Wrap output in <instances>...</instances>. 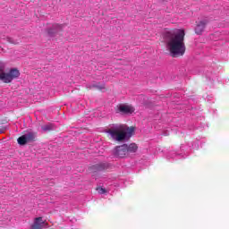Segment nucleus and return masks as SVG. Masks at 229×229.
Segmentation results:
<instances>
[{
    "label": "nucleus",
    "mask_w": 229,
    "mask_h": 229,
    "mask_svg": "<svg viewBox=\"0 0 229 229\" xmlns=\"http://www.w3.org/2000/svg\"><path fill=\"white\" fill-rule=\"evenodd\" d=\"M166 49L173 58H180L185 55V30L183 29H174L168 30L165 35Z\"/></svg>",
    "instance_id": "1"
},
{
    "label": "nucleus",
    "mask_w": 229,
    "mask_h": 229,
    "mask_svg": "<svg viewBox=\"0 0 229 229\" xmlns=\"http://www.w3.org/2000/svg\"><path fill=\"white\" fill-rule=\"evenodd\" d=\"M106 133H107L112 139L116 142H124V140H130L135 133V127L128 126L124 123H114L109 128L106 129Z\"/></svg>",
    "instance_id": "2"
},
{
    "label": "nucleus",
    "mask_w": 229,
    "mask_h": 229,
    "mask_svg": "<svg viewBox=\"0 0 229 229\" xmlns=\"http://www.w3.org/2000/svg\"><path fill=\"white\" fill-rule=\"evenodd\" d=\"M21 76V72L17 68L11 69L8 72H4V68L0 65V81L3 83H12L13 80Z\"/></svg>",
    "instance_id": "3"
},
{
    "label": "nucleus",
    "mask_w": 229,
    "mask_h": 229,
    "mask_svg": "<svg viewBox=\"0 0 229 229\" xmlns=\"http://www.w3.org/2000/svg\"><path fill=\"white\" fill-rule=\"evenodd\" d=\"M114 155L119 158H124V157H128L126 144L116 147L114 150Z\"/></svg>",
    "instance_id": "4"
},
{
    "label": "nucleus",
    "mask_w": 229,
    "mask_h": 229,
    "mask_svg": "<svg viewBox=\"0 0 229 229\" xmlns=\"http://www.w3.org/2000/svg\"><path fill=\"white\" fill-rule=\"evenodd\" d=\"M109 165L108 163H98L90 167L92 173H99L101 171H106L108 169Z\"/></svg>",
    "instance_id": "5"
},
{
    "label": "nucleus",
    "mask_w": 229,
    "mask_h": 229,
    "mask_svg": "<svg viewBox=\"0 0 229 229\" xmlns=\"http://www.w3.org/2000/svg\"><path fill=\"white\" fill-rule=\"evenodd\" d=\"M117 114H133L135 112V108L131 106H124L121 105L116 109Z\"/></svg>",
    "instance_id": "6"
},
{
    "label": "nucleus",
    "mask_w": 229,
    "mask_h": 229,
    "mask_svg": "<svg viewBox=\"0 0 229 229\" xmlns=\"http://www.w3.org/2000/svg\"><path fill=\"white\" fill-rule=\"evenodd\" d=\"M64 30V25H60L58 23L53 24L51 29H48V35H55V33H58V31H62Z\"/></svg>",
    "instance_id": "7"
},
{
    "label": "nucleus",
    "mask_w": 229,
    "mask_h": 229,
    "mask_svg": "<svg viewBox=\"0 0 229 229\" xmlns=\"http://www.w3.org/2000/svg\"><path fill=\"white\" fill-rule=\"evenodd\" d=\"M206 26H207V21H199L195 28V33L197 35H201V33H203V31L205 30Z\"/></svg>",
    "instance_id": "8"
},
{
    "label": "nucleus",
    "mask_w": 229,
    "mask_h": 229,
    "mask_svg": "<svg viewBox=\"0 0 229 229\" xmlns=\"http://www.w3.org/2000/svg\"><path fill=\"white\" fill-rule=\"evenodd\" d=\"M44 227V222L42 217L35 218L34 224L31 225L30 229H42Z\"/></svg>",
    "instance_id": "9"
},
{
    "label": "nucleus",
    "mask_w": 229,
    "mask_h": 229,
    "mask_svg": "<svg viewBox=\"0 0 229 229\" xmlns=\"http://www.w3.org/2000/svg\"><path fill=\"white\" fill-rule=\"evenodd\" d=\"M127 155L129 153H136L139 149V147L135 143H131L130 145L126 144Z\"/></svg>",
    "instance_id": "10"
},
{
    "label": "nucleus",
    "mask_w": 229,
    "mask_h": 229,
    "mask_svg": "<svg viewBox=\"0 0 229 229\" xmlns=\"http://www.w3.org/2000/svg\"><path fill=\"white\" fill-rule=\"evenodd\" d=\"M25 137L27 138L28 142H35V140L37 139V132H28L25 134Z\"/></svg>",
    "instance_id": "11"
},
{
    "label": "nucleus",
    "mask_w": 229,
    "mask_h": 229,
    "mask_svg": "<svg viewBox=\"0 0 229 229\" xmlns=\"http://www.w3.org/2000/svg\"><path fill=\"white\" fill-rule=\"evenodd\" d=\"M18 144H20V146H24L26 144H28V139L26 138V134L21 136L18 138Z\"/></svg>",
    "instance_id": "12"
},
{
    "label": "nucleus",
    "mask_w": 229,
    "mask_h": 229,
    "mask_svg": "<svg viewBox=\"0 0 229 229\" xmlns=\"http://www.w3.org/2000/svg\"><path fill=\"white\" fill-rule=\"evenodd\" d=\"M41 130H43V131H51V130H53V124L49 123L43 125L41 126Z\"/></svg>",
    "instance_id": "13"
},
{
    "label": "nucleus",
    "mask_w": 229,
    "mask_h": 229,
    "mask_svg": "<svg viewBox=\"0 0 229 229\" xmlns=\"http://www.w3.org/2000/svg\"><path fill=\"white\" fill-rule=\"evenodd\" d=\"M98 194H106V190L104 188H98L97 189Z\"/></svg>",
    "instance_id": "14"
},
{
    "label": "nucleus",
    "mask_w": 229,
    "mask_h": 229,
    "mask_svg": "<svg viewBox=\"0 0 229 229\" xmlns=\"http://www.w3.org/2000/svg\"><path fill=\"white\" fill-rule=\"evenodd\" d=\"M4 131H6V127L5 126L0 127V134L4 133Z\"/></svg>",
    "instance_id": "15"
},
{
    "label": "nucleus",
    "mask_w": 229,
    "mask_h": 229,
    "mask_svg": "<svg viewBox=\"0 0 229 229\" xmlns=\"http://www.w3.org/2000/svg\"><path fill=\"white\" fill-rule=\"evenodd\" d=\"M9 44H17L12 38H7Z\"/></svg>",
    "instance_id": "16"
}]
</instances>
